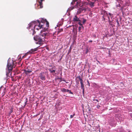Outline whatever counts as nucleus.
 Segmentation results:
<instances>
[{
    "label": "nucleus",
    "mask_w": 132,
    "mask_h": 132,
    "mask_svg": "<svg viewBox=\"0 0 132 132\" xmlns=\"http://www.w3.org/2000/svg\"><path fill=\"white\" fill-rule=\"evenodd\" d=\"M63 31V29H61L59 30L58 31V33H59L61 32H62Z\"/></svg>",
    "instance_id": "393cba45"
},
{
    "label": "nucleus",
    "mask_w": 132,
    "mask_h": 132,
    "mask_svg": "<svg viewBox=\"0 0 132 132\" xmlns=\"http://www.w3.org/2000/svg\"><path fill=\"white\" fill-rule=\"evenodd\" d=\"M108 18H109V24H111V25H112L111 23V21L110 20L109 17V16H108Z\"/></svg>",
    "instance_id": "bb28decb"
},
{
    "label": "nucleus",
    "mask_w": 132,
    "mask_h": 132,
    "mask_svg": "<svg viewBox=\"0 0 132 132\" xmlns=\"http://www.w3.org/2000/svg\"><path fill=\"white\" fill-rule=\"evenodd\" d=\"M33 33H32V35H34V34H35V33H36V32L35 31L33 30Z\"/></svg>",
    "instance_id": "72a5a7b5"
},
{
    "label": "nucleus",
    "mask_w": 132,
    "mask_h": 132,
    "mask_svg": "<svg viewBox=\"0 0 132 132\" xmlns=\"http://www.w3.org/2000/svg\"><path fill=\"white\" fill-rule=\"evenodd\" d=\"M78 78H79V79L80 81V82H83V80H82V79L81 78V77L80 76H78Z\"/></svg>",
    "instance_id": "412c9836"
},
{
    "label": "nucleus",
    "mask_w": 132,
    "mask_h": 132,
    "mask_svg": "<svg viewBox=\"0 0 132 132\" xmlns=\"http://www.w3.org/2000/svg\"><path fill=\"white\" fill-rule=\"evenodd\" d=\"M93 100V101H96L97 102H99V101L98 100H97V99H94Z\"/></svg>",
    "instance_id": "473e14b6"
},
{
    "label": "nucleus",
    "mask_w": 132,
    "mask_h": 132,
    "mask_svg": "<svg viewBox=\"0 0 132 132\" xmlns=\"http://www.w3.org/2000/svg\"><path fill=\"white\" fill-rule=\"evenodd\" d=\"M26 56H25V55H23V56H22V58H24L25 57H26Z\"/></svg>",
    "instance_id": "c9c22d12"
},
{
    "label": "nucleus",
    "mask_w": 132,
    "mask_h": 132,
    "mask_svg": "<svg viewBox=\"0 0 132 132\" xmlns=\"http://www.w3.org/2000/svg\"><path fill=\"white\" fill-rule=\"evenodd\" d=\"M39 113L36 116H37L39 115H40L41 116H42L44 114V112L42 111H41L40 112H39Z\"/></svg>",
    "instance_id": "4468645a"
},
{
    "label": "nucleus",
    "mask_w": 132,
    "mask_h": 132,
    "mask_svg": "<svg viewBox=\"0 0 132 132\" xmlns=\"http://www.w3.org/2000/svg\"><path fill=\"white\" fill-rule=\"evenodd\" d=\"M46 27H44V28L45 29V30H47L48 29V28L49 27V22L47 21H46ZM43 26H44L43 25Z\"/></svg>",
    "instance_id": "9d476101"
},
{
    "label": "nucleus",
    "mask_w": 132,
    "mask_h": 132,
    "mask_svg": "<svg viewBox=\"0 0 132 132\" xmlns=\"http://www.w3.org/2000/svg\"><path fill=\"white\" fill-rule=\"evenodd\" d=\"M28 53H29V52H28L27 53H26L24 55H25V56H26L27 55Z\"/></svg>",
    "instance_id": "2f4dec72"
},
{
    "label": "nucleus",
    "mask_w": 132,
    "mask_h": 132,
    "mask_svg": "<svg viewBox=\"0 0 132 132\" xmlns=\"http://www.w3.org/2000/svg\"><path fill=\"white\" fill-rule=\"evenodd\" d=\"M15 62L13 61V60H11L9 59L8 60V62L7 64V67L8 71H9V73L12 70L13 68L14 67L15 65L14 66V63Z\"/></svg>",
    "instance_id": "f03ea898"
},
{
    "label": "nucleus",
    "mask_w": 132,
    "mask_h": 132,
    "mask_svg": "<svg viewBox=\"0 0 132 132\" xmlns=\"http://www.w3.org/2000/svg\"><path fill=\"white\" fill-rule=\"evenodd\" d=\"M89 4L90 6L91 7H93L94 6V3L93 2H90Z\"/></svg>",
    "instance_id": "f3484780"
},
{
    "label": "nucleus",
    "mask_w": 132,
    "mask_h": 132,
    "mask_svg": "<svg viewBox=\"0 0 132 132\" xmlns=\"http://www.w3.org/2000/svg\"><path fill=\"white\" fill-rule=\"evenodd\" d=\"M73 116H70V118H72L73 117Z\"/></svg>",
    "instance_id": "4c0bfd02"
},
{
    "label": "nucleus",
    "mask_w": 132,
    "mask_h": 132,
    "mask_svg": "<svg viewBox=\"0 0 132 132\" xmlns=\"http://www.w3.org/2000/svg\"><path fill=\"white\" fill-rule=\"evenodd\" d=\"M13 111V108H12L11 107L10 108V111H9L10 114L11 113H12Z\"/></svg>",
    "instance_id": "5701e85b"
},
{
    "label": "nucleus",
    "mask_w": 132,
    "mask_h": 132,
    "mask_svg": "<svg viewBox=\"0 0 132 132\" xmlns=\"http://www.w3.org/2000/svg\"><path fill=\"white\" fill-rule=\"evenodd\" d=\"M81 27H79L78 30H79V31H80V30H81Z\"/></svg>",
    "instance_id": "c756f323"
},
{
    "label": "nucleus",
    "mask_w": 132,
    "mask_h": 132,
    "mask_svg": "<svg viewBox=\"0 0 132 132\" xmlns=\"http://www.w3.org/2000/svg\"><path fill=\"white\" fill-rule=\"evenodd\" d=\"M24 71L25 73L26 74H27L28 73H30L32 71V70H30L29 69H28L27 70H24Z\"/></svg>",
    "instance_id": "f8f14e48"
},
{
    "label": "nucleus",
    "mask_w": 132,
    "mask_h": 132,
    "mask_svg": "<svg viewBox=\"0 0 132 132\" xmlns=\"http://www.w3.org/2000/svg\"><path fill=\"white\" fill-rule=\"evenodd\" d=\"M78 78H79V79L80 81V82H83V80H82V79L81 78V77L80 76H78Z\"/></svg>",
    "instance_id": "aec40b11"
},
{
    "label": "nucleus",
    "mask_w": 132,
    "mask_h": 132,
    "mask_svg": "<svg viewBox=\"0 0 132 132\" xmlns=\"http://www.w3.org/2000/svg\"><path fill=\"white\" fill-rule=\"evenodd\" d=\"M83 111H87L88 110L89 111V110L88 105V106H86L85 107L84 106L82 107Z\"/></svg>",
    "instance_id": "6e6552de"
},
{
    "label": "nucleus",
    "mask_w": 132,
    "mask_h": 132,
    "mask_svg": "<svg viewBox=\"0 0 132 132\" xmlns=\"http://www.w3.org/2000/svg\"><path fill=\"white\" fill-rule=\"evenodd\" d=\"M117 24L118 26H119L120 25H119V21H118V20H117Z\"/></svg>",
    "instance_id": "c85d7f7f"
},
{
    "label": "nucleus",
    "mask_w": 132,
    "mask_h": 132,
    "mask_svg": "<svg viewBox=\"0 0 132 132\" xmlns=\"http://www.w3.org/2000/svg\"><path fill=\"white\" fill-rule=\"evenodd\" d=\"M81 85V89H83V93H84V85L83 83V82H80Z\"/></svg>",
    "instance_id": "ddd939ff"
},
{
    "label": "nucleus",
    "mask_w": 132,
    "mask_h": 132,
    "mask_svg": "<svg viewBox=\"0 0 132 132\" xmlns=\"http://www.w3.org/2000/svg\"><path fill=\"white\" fill-rule=\"evenodd\" d=\"M25 103V105H26V102Z\"/></svg>",
    "instance_id": "79ce46f5"
},
{
    "label": "nucleus",
    "mask_w": 132,
    "mask_h": 132,
    "mask_svg": "<svg viewBox=\"0 0 132 132\" xmlns=\"http://www.w3.org/2000/svg\"><path fill=\"white\" fill-rule=\"evenodd\" d=\"M100 106L99 105H98L97 106V107L98 109H100Z\"/></svg>",
    "instance_id": "7c9ffc66"
},
{
    "label": "nucleus",
    "mask_w": 132,
    "mask_h": 132,
    "mask_svg": "<svg viewBox=\"0 0 132 132\" xmlns=\"http://www.w3.org/2000/svg\"><path fill=\"white\" fill-rule=\"evenodd\" d=\"M31 23H30L29 24V26L30 27H31Z\"/></svg>",
    "instance_id": "e433bc0d"
},
{
    "label": "nucleus",
    "mask_w": 132,
    "mask_h": 132,
    "mask_svg": "<svg viewBox=\"0 0 132 132\" xmlns=\"http://www.w3.org/2000/svg\"><path fill=\"white\" fill-rule=\"evenodd\" d=\"M46 35V33H44L35 36L34 37V39L37 41L36 43V44L39 45L42 44Z\"/></svg>",
    "instance_id": "f257e3e1"
},
{
    "label": "nucleus",
    "mask_w": 132,
    "mask_h": 132,
    "mask_svg": "<svg viewBox=\"0 0 132 132\" xmlns=\"http://www.w3.org/2000/svg\"><path fill=\"white\" fill-rule=\"evenodd\" d=\"M92 116V118H94V117H93V116Z\"/></svg>",
    "instance_id": "a19ab883"
},
{
    "label": "nucleus",
    "mask_w": 132,
    "mask_h": 132,
    "mask_svg": "<svg viewBox=\"0 0 132 132\" xmlns=\"http://www.w3.org/2000/svg\"><path fill=\"white\" fill-rule=\"evenodd\" d=\"M66 92H69V94H73V93L71 91V90H69L68 89H66Z\"/></svg>",
    "instance_id": "dca6fc26"
},
{
    "label": "nucleus",
    "mask_w": 132,
    "mask_h": 132,
    "mask_svg": "<svg viewBox=\"0 0 132 132\" xmlns=\"http://www.w3.org/2000/svg\"><path fill=\"white\" fill-rule=\"evenodd\" d=\"M109 14L110 16H111V14L110 13H109Z\"/></svg>",
    "instance_id": "ea45409f"
},
{
    "label": "nucleus",
    "mask_w": 132,
    "mask_h": 132,
    "mask_svg": "<svg viewBox=\"0 0 132 132\" xmlns=\"http://www.w3.org/2000/svg\"><path fill=\"white\" fill-rule=\"evenodd\" d=\"M35 22H34L35 23Z\"/></svg>",
    "instance_id": "a18cd8bd"
},
{
    "label": "nucleus",
    "mask_w": 132,
    "mask_h": 132,
    "mask_svg": "<svg viewBox=\"0 0 132 132\" xmlns=\"http://www.w3.org/2000/svg\"><path fill=\"white\" fill-rule=\"evenodd\" d=\"M66 89L64 88H62L61 89V91L63 92H66Z\"/></svg>",
    "instance_id": "a211bd4d"
},
{
    "label": "nucleus",
    "mask_w": 132,
    "mask_h": 132,
    "mask_svg": "<svg viewBox=\"0 0 132 132\" xmlns=\"http://www.w3.org/2000/svg\"><path fill=\"white\" fill-rule=\"evenodd\" d=\"M74 115H75V114H73V116H74Z\"/></svg>",
    "instance_id": "c03bdc74"
},
{
    "label": "nucleus",
    "mask_w": 132,
    "mask_h": 132,
    "mask_svg": "<svg viewBox=\"0 0 132 132\" xmlns=\"http://www.w3.org/2000/svg\"><path fill=\"white\" fill-rule=\"evenodd\" d=\"M104 14L106 13L107 15H108L107 13H106V11H104Z\"/></svg>",
    "instance_id": "f704fd0d"
},
{
    "label": "nucleus",
    "mask_w": 132,
    "mask_h": 132,
    "mask_svg": "<svg viewBox=\"0 0 132 132\" xmlns=\"http://www.w3.org/2000/svg\"><path fill=\"white\" fill-rule=\"evenodd\" d=\"M89 42H92V40H90L89 41Z\"/></svg>",
    "instance_id": "58836bf2"
},
{
    "label": "nucleus",
    "mask_w": 132,
    "mask_h": 132,
    "mask_svg": "<svg viewBox=\"0 0 132 132\" xmlns=\"http://www.w3.org/2000/svg\"><path fill=\"white\" fill-rule=\"evenodd\" d=\"M79 21V22H78V24H79V25L81 26L83 28H84L83 26H82V24H81V23L80 22V21Z\"/></svg>",
    "instance_id": "b1692460"
},
{
    "label": "nucleus",
    "mask_w": 132,
    "mask_h": 132,
    "mask_svg": "<svg viewBox=\"0 0 132 132\" xmlns=\"http://www.w3.org/2000/svg\"><path fill=\"white\" fill-rule=\"evenodd\" d=\"M37 48H36L34 49H32L30 51H29V53H32L33 52H34L37 51Z\"/></svg>",
    "instance_id": "9b49d317"
},
{
    "label": "nucleus",
    "mask_w": 132,
    "mask_h": 132,
    "mask_svg": "<svg viewBox=\"0 0 132 132\" xmlns=\"http://www.w3.org/2000/svg\"><path fill=\"white\" fill-rule=\"evenodd\" d=\"M39 77L41 79L43 80H45V76L44 73H40Z\"/></svg>",
    "instance_id": "423d86ee"
},
{
    "label": "nucleus",
    "mask_w": 132,
    "mask_h": 132,
    "mask_svg": "<svg viewBox=\"0 0 132 132\" xmlns=\"http://www.w3.org/2000/svg\"><path fill=\"white\" fill-rule=\"evenodd\" d=\"M37 21L38 22V23L35 25L34 26V30L36 29L37 30H38L39 29H41L42 28H43V25L41 24V23L39 20H37Z\"/></svg>",
    "instance_id": "7ed1b4c3"
},
{
    "label": "nucleus",
    "mask_w": 132,
    "mask_h": 132,
    "mask_svg": "<svg viewBox=\"0 0 132 132\" xmlns=\"http://www.w3.org/2000/svg\"><path fill=\"white\" fill-rule=\"evenodd\" d=\"M86 20L85 19H84V18L83 19V21L82 22V23L83 24H84L85 22H86Z\"/></svg>",
    "instance_id": "a878e982"
},
{
    "label": "nucleus",
    "mask_w": 132,
    "mask_h": 132,
    "mask_svg": "<svg viewBox=\"0 0 132 132\" xmlns=\"http://www.w3.org/2000/svg\"><path fill=\"white\" fill-rule=\"evenodd\" d=\"M47 20L46 19H42L41 20V22L43 23H46V22Z\"/></svg>",
    "instance_id": "2eb2a0df"
},
{
    "label": "nucleus",
    "mask_w": 132,
    "mask_h": 132,
    "mask_svg": "<svg viewBox=\"0 0 132 132\" xmlns=\"http://www.w3.org/2000/svg\"><path fill=\"white\" fill-rule=\"evenodd\" d=\"M102 132H103L102 131Z\"/></svg>",
    "instance_id": "49530a36"
},
{
    "label": "nucleus",
    "mask_w": 132,
    "mask_h": 132,
    "mask_svg": "<svg viewBox=\"0 0 132 132\" xmlns=\"http://www.w3.org/2000/svg\"><path fill=\"white\" fill-rule=\"evenodd\" d=\"M9 71L8 72V73L7 72V73L6 74V76H9L10 73V72L9 73V71Z\"/></svg>",
    "instance_id": "cd10ccee"
},
{
    "label": "nucleus",
    "mask_w": 132,
    "mask_h": 132,
    "mask_svg": "<svg viewBox=\"0 0 132 132\" xmlns=\"http://www.w3.org/2000/svg\"><path fill=\"white\" fill-rule=\"evenodd\" d=\"M44 1V0H38V2L39 3V5L40 6V7L41 8H42L43 7L42 2Z\"/></svg>",
    "instance_id": "1a4fd4ad"
},
{
    "label": "nucleus",
    "mask_w": 132,
    "mask_h": 132,
    "mask_svg": "<svg viewBox=\"0 0 132 132\" xmlns=\"http://www.w3.org/2000/svg\"><path fill=\"white\" fill-rule=\"evenodd\" d=\"M78 78H79V79L80 81V82H83V80H82V79L81 78V77L80 76H78Z\"/></svg>",
    "instance_id": "4be33fe9"
},
{
    "label": "nucleus",
    "mask_w": 132,
    "mask_h": 132,
    "mask_svg": "<svg viewBox=\"0 0 132 132\" xmlns=\"http://www.w3.org/2000/svg\"><path fill=\"white\" fill-rule=\"evenodd\" d=\"M86 10V8H79V9L78 10L77 13L78 14H79L80 13H81L84 10L85 11Z\"/></svg>",
    "instance_id": "20e7f679"
},
{
    "label": "nucleus",
    "mask_w": 132,
    "mask_h": 132,
    "mask_svg": "<svg viewBox=\"0 0 132 132\" xmlns=\"http://www.w3.org/2000/svg\"><path fill=\"white\" fill-rule=\"evenodd\" d=\"M99 130V132H100V130Z\"/></svg>",
    "instance_id": "37998d69"
},
{
    "label": "nucleus",
    "mask_w": 132,
    "mask_h": 132,
    "mask_svg": "<svg viewBox=\"0 0 132 132\" xmlns=\"http://www.w3.org/2000/svg\"><path fill=\"white\" fill-rule=\"evenodd\" d=\"M73 21L74 22L81 21L79 18H78L76 15H75L73 18Z\"/></svg>",
    "instance_id": "0eeeda50"
},
{
    "label": "nucleus",
    "mask_w": 132,
    "mask_h": 132,
    "mask_svg": "<svg viewBox=\"0 0 132 132\" xmlns=\"http://www.w3.org/2000/svg\"><path fill=\"white\" fill-rule=\"evenodd\" d=\"M79 3L78 2H77V0H72V2L71 3V5L75 6L77 5Z\"/></svg>",
    "instance_id": "39448f33"
},
{
    "label": "nucleus",
    "mask_w": 132,
    "mask_h": 132,
    "mask_svg": "<svg viewBox=\"0 0 132 132\" xmlns=\"http://www.w3.org/2000/svg\"><path fill=\"white\" fill-rule=\"evenodd\" d=\"M48 70L51 73H55V70H52L51 69H48Z\"/></svg>",
    "instance_id": "6ab92c4d"
}]
</instances>
